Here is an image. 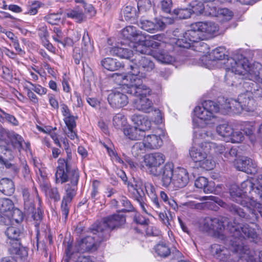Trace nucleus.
Returning <instances> with one entry per match:
<instances>
[{
    "label": "nucleus",
    "instance_id": "54",
    "mask_svg": "<svg viewBox=\"0 0 262 262\" xmlns=\"http://www.w3.org/2000/svg\"><path fill=\"white\" fill-rule=\"evenodd\" d=\"M237 155V150L235 148H231L230 149L227 148L224 154V158L226 159L225 160L233 162L234 165L235 162L238 160L236 159Z\"/></svg>",
    "mask_w": 262,
    "mask_h": 262
},
{
    "label": "nucleus",
    "instance_id": "32",
    "mask_svg": "<svg viewBox=\"0 0 262 262\" xmlns=\"http://www.w3.org/2000/svg\"><path fill=\"white\" fill-rule=\"evenodd\" d=\"M251 212V218L253 220H257L259 215L262 218V206L260 203H258L254 201H251L249 202L248 206H246Z\"/></svg>",
    "mask_w": 262,
    "mask_h": 262
},
{
    "label": "nucleus",
    "instance_id": "45",
    "mask_svg": "<svg viewBox=\"0 0 262 262\" xmlns=\"http://www.w3.org/2000/svg\"><path fill=\"white\" fill-rule=\"evenodd\" d=\"M231 250L233 252L238 253L242 256L243 254H249V249L247 246L237 241H233L231 246Z\"/></svg>",
    "mask_w": 262,
    "mask_h": 262
},
{
    "label": "nucleus",
    "instance_id": "18",
    "mask_svg": "<svg viewBox=\"0 0 262 262\" xmlns=\"http://www.w3.org/2000/svg\"><path fill=\"white\" fill-rule=\"evenodd\" d=\"M189 181L187 171L184 168L178 167L174 170L172 183L176 188H183Z\"/></svg>",
    "mask_w": 262,
    "mask_h": 262
},
{
    "label": "nucleus",
    "instance_id": "44",
    "mask_svg": "<svg viewBox=\"0 0 262 262\" xmlns=\"http://www.w3.org/2000/svg\"><path fill=\"white\" fill-rule=\"evenodd\" d=\"M204 145L207 148L206 149H209V153L213 151L216 154L224 155L227 148L222 144L213 142H206Z\"/></svg>",
    "mask_w": 262,
    "mask_h": 262
},
{
    "label": "nucleus",
    "instance_id": "43",
    "mask_svg": "<svg viewBox=\"0 0 262 262\" xmlns=\"http://www.w3.org/2000/svg\"><path fill=\"white\" fill-rule=\"evenodd\" d=\"M253 82L251 81H244L243 83H239V84H242L243 88L245 90L244 93H248L249 95H255L256 91H259L258 86L256 83L257 81L253 80Z\"/></svg>",
    "mask_w": 262,
    "mask_h": 262
},
{
    "label": "nucleus",
    "instance_id": "25",
    "mask_svg": "<svg viewBox=\"0 0 262 262\" xmlns=\"http://www.w3.org/2000/svg\"><path fill=\"white\" fill-rule=\"evenodd\" d=\"M191 46L194 47V50L196 51L203 54V55L202 56V57L200 59V64L202 66L209 68V63L210 60L209 59V57L207 55V54L209 52V48L207 45L204 42L199 41L198 42L194 43L193 46Z\"/></svg>",
    "mask_w": 262,
    "mask_h": 262
},
{
    "label": "nucleus",
    "instance_id": "7",
    "mask_svg": "<svg viewBox=\"0 0 262 262\" xmlns=\"http://www.w3.org/2000/svg\"><path fill=\"white\" fill-rule=\"evenodd\" d=\"M205 142H202L198 147H192L189 150V155L192 160L201 168L206 170L212 169L215 163L208 155L209 149L205 147Z\"/></svg>",
    "mask_w": 262,
    "mask_h": 262
},
{
    "label": "nucleus",
    "instance_id": "22",
    "mask_svg": "<svg viewBox=\"0 0 262 262\" xmlns=\"http://www.w3.org/2000/svg\"><path fill=\"white\" fill-rule=\"evenodd\" d=\"M202 228L206 231H212L219 234L224 229V226L218 219L208 217L204 220Z\"/></svg>",
    "mask_w": 262,
    "mask_h": 262
},
{
    "label": "nucleus",
    "instance_id": "13",
    "mask_svg": "<svg viewBox=\"0 0 262 262\" xmlns=\"http://www.w3.org/2000/svg\"><path fill=\"white\" fill-rule=\"evenodd\" d=\"M172 23H173V20L170 18L167 17L157 18L155 19V22L148 20H141L139 26L142 29L147 32H154L163 30L166 27L167 24Z\"/></svg>",
    "mask_w": 262,
    "mask_h": 262
},
{
    "label": "nucleus",
    "instance_id": "63",
    "mask_svg": "<svg viewBox=\"0 0 262 262\" xmlns=\"http://www.w3.org/2000/svg\"><path fill=\"white\" fill-rule=\"evenodd\" d=\"M2 69V73L1 74V77L2 78L7 81L12 82L13 80L12 71L5 66H3Z\"/></svg>",
    "mask_w": 262,
    "mask_h": 262
},
{
    "label": "nucleus",
    "instance_id": "59",
    "mask_svg": "<svg viewBox=\"0 0 262 262\" xmlns=\"http://www.w3.org/2000/svg\"><path fill=\"white\" fill-rule=\"evenodd\" d=\"M244 139V136H243L242 132L239 131H233L232 129V133L230 135L227 142H231L233 143H238L242 142Z\"/></svg>",
    "mask_w": 262,
    "mask_h": 262
},
{
    "label": "nucleus",
    "instance_id": "5",
    "mask_svg": "<svg viewBox=\"0 0 262 262\" xmlns=\"http://www.w3.org/2000/svg\"><path fill=\"white\" fill-rule=\"evenodd\" d=\"M112 78L118 84L126 86L127 93L128 94H141V92L144 94L149 93V90L147 86L141 83L140 78L134 76L132 70H129L126 74L114 73Z\"/></svg>",
    "mask_w": 262,
    "mask_h": 262
},
{
    "label": "nucleus",
    "instance_id": "39",
    "mask_svg": "<svg viewBox=\"0 0 262 262\" xmlns=\"http://www.w3.org/2000/svg\"><path fill=\"white\" fill-rule=\"evenodd\" d=\"M232 129L228 124L223 123L216 126V131L219 135L223 137L224 140L227 141L232 133Z\"/></svg>",
    "mask_w": 262,
    "mask_h": 262
},
{
    "label": "nucleus",
    "instance_id": "1",
    "mask_svg": "<svg viewBox=\"0 0 262 262\" xmlns=\"http://www.w3.org/2000/svg\"><path fill=\"white\" fill-rule=\"evenodd\" d=\"M223 63L226 71L225 79L228 85H237L235 81L237 75L242 79L254 80L262 85V65L260 63L251 64L249 60L241 54L228 57Z\"/></svg>",
    "mask_w": 262,
    "mask_h": 262
},
{
    "label": "nucleus",
    "instance_id": "15",
    "mask_svg": "<svg viewBox=\"0 0 262 262\" xmlns=\"http://www.w3.org/2000/svg\"><path fill=\"white\" fill-rule=\"evenodd\" d=\"M149 89V93L144 94H129L131 95L136 96L137 98L134 100V106L138 110L143 111L145 113H149L152 110V102L147 98V95H149L151 93L150 89L147 86ZM141 93H143L141 92Z\"/></svg>",
    "mask_w": 262,
    "mask_h": 262
},
{
    "label": "nucleus",
    "instance_id": "60",
    "mask_svg": "<svg viewBox=\"0 0 262 262\" xmlns=\"http://www.w3.org/2000/svg\"><path fill=\"white\" fill-rule=\"evenodd\" d=\"M123 15L126 20H129L137 16L136 8L130 6H126L123 10Z\"/></svg>",
    "mask_w": 262,
    "mask_h": 262
},
{
    "label": "nucleus",
    "instance_id": "28",
    "mask_svg": "<svg viewBox=\"0 0 262 262\" xmlns=\"http://www.w3.org/2000/svg\"><path fill=\"white\" fill-rule=\"evenodd\" d=\"M145 183L140 179H137L130 186L129 191H132L135 200H140L141 197H143L144 195Z\"/></svg>",
    "mask_w": 262,
    "mask_h": 262
},
{
    "label": "nucleus",
    "instance_id": "46",
    "mask_svg": "<svg viewBox=\"0 0 262 262\" xmlns=\"http://www.w3.org/2000/svg\"><path fill=\"white\" fill-rule=\"evenodd\" d=\"M147 148L144 141L135 143L132 148V153L135 157H138L143 154Z\"/></svg>",
    "mask_w": 262,
    "mask_h": 262
},
{
    "label": "nucleus",
    "instance_id": "37",
    "mask_svg": "<svg viewBox=\"0 0 262 262\" xmlns=\"http://www.w3.org/2000/svg\"><path fill=\"white\" fill-rule=\"evenodd\" d=\"M10 139L12 145L15 149L19 151L23 148V144H26L27 148H29V144L25 143L23 137L15 133H12L10 135Z\"/></svg>",
    "mask_w": 262,
    "mask_h": 262
},
{
    "label": "nucleus",
    "instance_id": "8",
    "mask_svg": "<svg viewBox=\"0 0 262 262\" xmlns=\"http://www.w3.org/2000/svg\"><path fill=\"white\" fill-rule=\"evenodd\" d=\"M135 64H130L128 69L132 70L134 76L141 78H145L155 69V65L148 56H136Z\"/></svg>",
    "mask_w": 262,
    "mask_h": 262
},
{
    "label": "nucleus",
    "instance_id": "23",
    "mask_svg": "<svg viewBox=\"0 0 262 262\" xmlns=\"http://www.w3.org/2000/svg\"><path fill=\"white\" fill-rule=\"evenodd\" d=\"M208 14L217 17L223 21L230 20L233 17V12L227 8H217L214 6H209Z\"/></svg>",
    "mask_w": 262,
    "mask_h": 262
},
{
    "label": "nucleus",
    "instance_id": "17",
    "mask_svg": "<svg viewBox=\"0 0 262 262\" xmlns=\"http://www.w3.org/2000/svg\"><path fill=\"white\" fill-rule=\"evenodd\" d=\"M144 34L137 30L136 28L133 26H128L124 28L122 31V35L126 42L124 43L129 44L135 41H141V37L144 36Z\"/></svg>",
    "mask_w": 262,
    "mask_h": 262
},
{
    "label": "nucleus",
    "instance_id": "10",
    "mask_svg": "<svg viewBox=\"0 0 262 262\" xmlns=\"http://www.w3.org/2000/svg\"><path fill=\"white\" fill-rule=\"evenodd\" d=\"M165 156L162 153L156 152L144 156V162L149 172L154 176L160 175L158 168L165 162Z\"/></svg>",
    "mask_w": 262,
    "mask_h": 262
},
{
    "label": "nucleus",
    "instance_id": "24",
    "mask_svg": "<svg viewBox=\"0 0 262 262\" xmlns=\"http://www.w3.org/2000/svg\"><path fill=\"white\" fill-rule=\"evenodd\" d=\"M194 28L199 29L202 35H213L219 29L218 25L213 21H204L195 23Z\"/></svg>",
    "mask_w": 262,
    "mask_h": 262
},
{
    "label": "nucleus",
    "instance_id": "36",
    "mask_svg": "<svg viewBox=\"0 0 262 262\" xmlns=\"http://www.w3.org/2000/svg\"><path fill=\"white\" fill-rule=\"evenodd\" d=\"M93 45L87 32H84L82 36L81 50L86 56H89L93 51Z\"/></svg>",
    "mask_w": 262,
    "mask_h": 262
},
{
    "label": "nucleus",
    "instance_id": "58",
    "mask_svg": "<svg viewBox=\"0 0 262 262\" xmlns=\"http://www.w3.org/2000/svg\"><path fill=\"white\" fill-rule=\"evenodd\" d=\"M141 42L144 41L145 45L148 46L149 48H157L159 47H162L164 43L157 41L154 40L150 38L149 35H144L143 37H141Z\"/></svg>",
    "mask_w": 262,
    "mask_h": 262
},
{
    "label": "nucleus",
    "instance_id": "3",
    "mask_svg": "<svg viewBox=\"0 0 262 262\" xmlns=\"http://www.w3.org/2000/svg\"><path fill=\"white\" fill-rule=\"evenodd\" d=\"M255 192L253 178L243 182L240 188L236 185H232L230 189V194L233 201L244 207L248 206L251 201H254L253 195Z\"/></svg>",
    "mask_w": 262,
    "mask_h": 262
},
{
    "label": "nucleus",
    "instance_id": "41",
    "mask_svg": "<svg viewBox=\"0 0 262 262\" xmlns=\"http://www.w3.org/2000/svg\"><path fill=\"white\" fill-rule=\"evenodd\" d=\"M66 16L68 17L75 19L77 22H81L84 19V14L82 10L76 7L72 10H67Z\"/></svg>",
    "mask_w": 262,
    "mask_h": 262
},
{
    "label": "nucleus",
    "instance_id": "16",
    "mask_svg": "<svg viewBox=\"0 0 262 262\" xmlns=\"http://www.w3.org/2000/svg\"><path fill=\"white\" fill-rule=\"evenodd\" d=\"M234 167L239 171L253 174L257 171V165L255 161L248 157L238 158L234 163Z\"/></svg>",
    "mask_w": 262,
    "mask_h": 262
},
{
    "label": "nucleus",
    "instance_id": "19",
    "mask_svg": "<svg viewBox=\"0 0 262 262\" xmlns=\"http://www.w3.org/2000/svg\"><path fill=\"white\" fill-rule=\"evenodd\" d=\"M203 199L204 200H209L212 201L214 202H215V203H216L217 205L220 206L221 207L228 209L232 213L237 214L241 217L244 218L246 216V213L244 211L243 209H242V208L238 207V206H236L235 205H233V204L227 205L225 202H223L222 200H221L218 197L210 195V196H204L203 198Z\"/></svg>",
    "mask_w": 262,
    "mask_h": 262
},
{
    "label": "nucleus",
    "instance_id": "29",
    "mask_svg": "<svg viewBox=\"0 0 262 262\" xmlns=\"http://www.w3.org/2000/svg\"><path fill=\"white\" fill-rule=\"evenodd\" d=\"M143 141L147 148L150 149H157L163 144L161 137L154 134L145 136Z\"/></svg>",
    "mask_w": 262,
    "mask_h": 262
},
{
    "label": "nucleus",
    "instance_id": "27",
    "mask_svg": "<svg viewBox=\"0 0 262 262\" xmlns=\"http://www.w3.org/2000/svg\"><path fill=\"white\" fill-rule=\"evenodd\" d=\"M132 120L143 135H144L146 131L150 129L151 127V123L150 121L147 117L135 114L132 116Z\"/></svg>",
    "mask_w": 262,
    "mask_h": 262
},
{
    "label": "nucleus",
    "instance_id": "6",
    "mask_svg": "<svg viewBox=\"0 0 262 262\" xmlns=\"http://www.w3.org/2000/svg\"><path fill=\"white\" fill-rule=\"evenodd\" d=\"M93 229L91 234L81 239L76 245L78 252H84L96 250L99 243L108 237V231L105 230V235L102 233L99 230Z\"/></svg>",
    "mask_w": 262,
    "mask_h": 262
},
{
    "label": "nucleus",
    "instance_id": "30",
    "mask_svg": "<svg viewBox=\"0 0 262 262\" xmlns=\"http://www.w3.org/2000/svg\"><path fill=\"white\" fill-rule=\"evenodd\" d=\"M124 136L132 140H138L142 138L144 135L136 126H127L123 128Z\"/></svg>",
    "mask_w": 262,
    "mask_h": 262
},
{
    "label": "nucleus",
    "instance_id": "61",
    "mask_svg": "<svg viewBox=\"0 0 262 262\" xmlns=\"http://www.w3.org/2000/svg\"><path fill=\"white\" fill-rule=\"evenodd\" d=\"M152 4L150 0H140L138 2V8L140 12H146L151 9Z\"/></svg>",
    "mask_w": 262,
    "mask_h": 262
},
{
    "label": "nucleus",
    "instance_id": "34",
    "mask_svg": "<svg viewBox=\"0 0 262 262\" xmlns=\"http://www.w3.org/2000/svg\"><path fill=\"white\" fill-rule=\"evenodd\" d=\"M102 67L109 71H115L123 67L122 63L116 59L112 58H106L101 61Z\"/></svg>",
    "mask_w": 262,
    "mask_h": 262
},
{
    "label": "nucleus",
    "instance_id": "62",
    "mask_svg": "<svg viewBox=\"0 0 262 262\" xmlns=\"http://www.w3.org/2000/svg\"><path fill=\"white\" fill-rule=\"evenodd\" d=\"M45 191L46 194L51 199H54L55 201H58L60 199V195L56 187L50 188L47 186Z\"/></svg>",
    "mask_w": 262,
    "mask_h": 262
},
{
    "label": "nucleus",
    "instance_id": "38",
    "mask_svg": "<svg viewBox=\"0 0 262 262\" xmlns=\"http://www.w3.org/2000/svg\"><path fill=\"white\" fill-rule=\"evenodd\" d=\"M154 57L161 63L165 64H171L175 61L173 56L164 50L155 53Z\"/></svg>",
    "mask_w": 262,
    "mask_h": 262
},
{
    "label": "nucleus",
    "instance_id": "21",
    "mask_svg": "<svg viewBox=\"0 0 262 262\" xmlns=\"http://www.w3.org/2000/svg\"><path fill=\"white\" fill-rule=\"evenodd\" d=\"M110 104L115 108H120L125 106L128 102L127 96L120 92L111 93L107 97Z\"/></svg>",
    "mask_w": 262,
    "mask_h": 262
},
{
    "label": "nucleus",
    "instance_id": "20",
    "mask_svg": "<svg viewBox=\"0 0 262 262\" xmlns=\"http://www.w3.org/2000/svg\"><path fill=\"white\" fill-rule=\"evenodd\" d=\"M254 227H257L256 225L251 223V225L245 224L240 226V229L239 228H233L234 230L233 236L235 237L239 236L243 238H251L253 240L256 239L257 234Z\"/></svg>",
    "mask_w": 262,
    "mask_h": 262
},
{
    "label": "nucleus",
    "instance_id": "48",
    "mask_svg": "<svg viewBox=\"0 0 262 262\" xmlns=\"http://www.w3.org/2000/svg\"><path fill=\"white\" fill-rule=\"evenodd\" d=\"M24 201V207L27 211L32 210L34 209L32 198L27 189H24L22 191Z\"/></svg>",
    "mask_w": 262,
    "mask_h": 262
},
{
    "label": "nucleus",
    "instance_id": "9",
    "mask_svg": "<svg viewBox=\"0 0 262 262\" xmlns=\"http://www.w3.org/2000/svg\"><path fill=\"white\" fill-rule=\"evenodd\" d=\"M195 23L190 26V29L186 31L181 38H179L177 44L183 48H188L193 46V44L204 39V36L202 34L199 29L194 28Z\"/></svg>",
    "mask_w": 262,
    "mask_h": 262
},
{
    "label": "nucleus",
    "instance_id": "64",
    "mask_svg": "<svg viewBox=\"0 0 262 262\" xmlns=\"http://www.w3.org/2000/svg\"><path fill=\"white\" fill-rule=\"evenodd\" d=\"M12 253L16 254L17 258L21 259L25 258L28 256V251L24 247L14 248L12 250Z\"/></svg>",
    "mask_w": 262,
    "mask_h": 262
},
{
    "label": "nucleus",
    "instance_id": "4",
    "mask_svg": "<svg viewBox=\"0 0 262 262\" xmlns=\"http://www.w3.org/2000/svg\"><path fill=\"white\" fill-rule=\"evenodd\" d=\"M219 112L218 104L211 100L204 101L202 106H198L194 109L195 115L198 119H193V124L195 127H203L204 124H200L203 121L205 124L214 123L216 120V114Z\"/></svg>",
    "mask_w": 262,
    "mask_h": 262
},
{
    "label": "nucleus",
    "instance_id": "47",
    "mask_svg": "<svg viewBox=\"0 0 262 262\" xmlns=\"http://www.w3.org/2000/svg\"><path fill=\"white\" fill-rule=\"evenodd\" d=\"M113 123L117 129H121L126 125L127 119L123 114H117L113 118Z\"/></svg>",
    "mask_w": 262,
    "mask_h": 262
},
{
    "label": "nucleus",
    "instance_id": "52",
    "mask_svg": "<svg viewBox=\"0 0 262 262\" xmlns=\"http://www.w3.org/2000/svg\"><path fill=\"white\" fill-rule=\"evenodd\" d=\"M21 233L19 228L14 226H11L7 228L5 234L8 238L11 240L17 241Z\"/></svg>",
    "mask_w": 262,
    "mask_h": 262
},
{
    "label": "nucleus",
    "instance_id": "11",
    "mask_svg": "<svg viewBox=\"0 0 262 262\" xmlns=\"http://www.w3.org/2000/svg\"><path fill=\"white\" fill-rule=\"evenodd\" d=\"M231 103L235 104L234 113H239L242 110L246 112H253L256 107V102L252 95L248 93H242L237 99H231Z\"/></svg>",
    "mask_w": 262,
    "mask_h": 262
},
{
    "label": "nucleus",
    "instance_id": "35",
    "mask_svg": "<svg viewBox=\"0 0 262 262\" xmlns=\"http://www.w3.org/2000/svg\"><path fill=\"white\" fill-rule=\"evenodd\" d=\"M144 190L146 191L147 195L153 202L155 208L157 209L160 208V204L159 202L158 196L156 193V190L154 186L151 183L146 182L145 183Z\"/></svg>",
    "mask_w": 262,
    "mask_h": 262
},
{
    "label": "nucleus",
    "instance_id": "31",
    "mask_svg": "<svg viewBox=\"0 0 262 262\" xmlns=\"http://www.w3.org/2000/svg\"><path fill=\"white\" fill-rule=\"evenodd\" d=\"M211 252L212 255L221 260H225L229 255V251L224 246L214 244L211 246Z\"/></svg>",
    "mask_w": 262,
    "mask_h": 262
},
{
    "label": "nucleus",
    "instance_id": "55",
    "mask_svg": "<svg viewBox=\"0 0 262 262\" xmlns=\"http://www.w3.org/2000/svg\"><path fill=\"white\" fill-rule=\"evenodd\" d=\"M212 60H223L226 56L225 55V49L224 47H218L214 49L210 55Z\"/></svg>",
    "mask_w": 262,
    "mask_h": 262
},
{
    "label": "nucleus",
    "instance_id": "50",
    "mask_svg": "<svg viewBox=\"0 0 262 262\" xmlns=\"http://www.w3.org/2000/svg\"><path fill=\"white\" fill-rule=\"evenodd\" d=\"M231 99H226L223 103L220 104V105H218L219 112L223 114H228L230 112L234 113L233 109L234 108L235 104L231 103Z\"/></svg>",
    "mask_w": 262,
    "mask_h": 262
},
{
    "label": "nucleus",
    "instance_id": "40",
    "mask_svg": "<svg viewBox=\"0 0 262 262\" xmlns=\"http://www.w3.org/2000/svg\"><path fill=\"white\" fill-rule=\"evenodd\" d=\"M0 122H7L13 126H18V121L16 118L10 114L7 113L0 108Z\"/></svg>",
    "mask_w": 262,
    "mask_h": 262
},
{
    "label": "nucleus",
    "instance_id": "26",
    "mask_svg": "<svg viewBox=\"0 0 262 262\" xmlns=\"http://www.w3.org/2000/svg\"><path fill=\"white\" fill-rule=\"evenodd\" d=\"M173 166L171 163H166L160 171L161 174L162 184L163 186L167 187L172 182L173 177Z\"/></svg>",
    "mask_w": 262,
    "mask_h": 262
},
{
    "label": "nucleus",
    "instance_id": "56",
    "mask_svg": "<svg viewBox=\"0 0 262 262\" xmlns=\"http://www.w3.org/2000/svg\"><path fill=\"white\" fill-rule=\"evenodd\" d=\"M191 14L194 13L196 15H200L203 13L205 10V6L202 2L194 1L190 4Z\"/></svg>",
    "mask_w": 262,
    "mask_h": 262
},
{
    "label": "nucleus",
    "instance_id": "33",
    "mask_svg": "<svg viewBox=\"0 0 262 262\" xmlns=\"http://www.w3.org/2000/svg\"><path fill=\"white\" fill-rule=\"evenodd\" d=\"M0 190L7 195H11L14 191V186L12 180L7 178L1 179Z\"/></svg>",
    "mask_w": 262,
    "mask_h": 262
},
{
    "label": "nucleus",
    "instance_id": "51",
    "mask_svg": "<svg viewBox=\"0 0 262 262\" xmlns=\"http://www.w3.org/2000/svg\"><path fill=\"white\" fill-rule=\"evenodd\" d=\"M208 180L204 177H199L195 181V186L196 187L203 189L204 192L209 193L212 192V189L208 186Z\"/></svg>",
    "mask_w": 262,
    "mask_h": 262
},
{
    "label": "nucleus",
    "instance_id": "14",
    "mask_svg": "<svg viewBox=\"0 0 262 262\" xmlns=\"http://www.w3.org/2000/svg\"><path fill=\"white\" fill-rule=\"evenodd\" d=\"M0 213L7 217L8 221L11 219L17 221L16 215H20V211L14 208V204L11 200L8 199H0Z\"/></svg>",
    "mask_w": 262,
    "mask_h": 262
},
{
    "label": "nucleus",
    "instance_id": "57",
    "mask_svg": "<svg viewBox=\"0 0 262 262\" xmlns=\"http://www.w3.org/2000/svg\"><path fill=\"white\" fill-rule=\"evenodd\" d=\"M176 17L179 19H187L190 17L191 11L190 8L178 9L173 11Z\"/></svg>",
    "mask_w": 262,
    "mask_h": 262
},
{
    "label": "nucleus",
    "instance_id": "53",
    "mask_svg": "<svg viewBox=\"0 0 262 262\" xmlns=\"http://www.w3.org/2000/svg\"><path fill=\"white\" fill-rule=\"evenodd\" d=\"M253 183L255 189V195L259 198L262 197V174L254 177Z\"/></svg>",
    "mask_w": 262,
    "mask_h": 262
},
{
    "label": "nucleus",
    "instance_id": "49",
    "mask_svg": "<svg viewBox=\"0 0 262 262\" xmlns=\"http://www.w3.org/2000/svg\"><path fill=\"white\" fill-rule=\"evenodd\" d=\"M155 250L157 254L161 257H165L170 254V250L166 244H157L155 247Z\"/></svg>",
    "mask_w": 262,
    "mask_h": 262
},
{
    "label": "nucleus",
    "instance_id": "2",
    "mask_svg": "<svg viewBox=\"0 0 262 262\" xmlns=\"http://www.w3.org/2000/svg\"><path fill=\"white\" fill-rule=\"evenodd\" d=\"M58 166L55 174L56 184H63L70 182L64 186L65 195L61 205L62 214L66 219L69 214L68 204L71 202L75 195L77 190L79 173L78 169H72V162L70 157L67 159L60 158L58 160Z\"/></svg>",
    "mask_w": 262,
    "mask_h": 262
},
{
    "label": "nucleus",
    "instance_id": "12",
    "mask_svg": "<svg viewBox=\"0 0 262 262\" xmlns=\"http://www.w3.org/2000/svg\"><path fill=\"white\" fill-rule=\"evenodd\" d=\"M125 222V217L123 214H115L104 219L97 227V231L99 230L105 235V230L108 231V236L111 230L118 228Z\"/></svg>",
    "mask_w": 262,
    "mask_h": 262
},
{
    "label": "nucleus",
    "instance_id": "42",
    "mask_svg": "<svg viewBox=\"0 0 262 262\" xmlns=\"http://www.w3.org/2000/svg\"><path fill=\"white\" fill-rule=\"evenodd\" d=\"M113 53L121 58L130 59L133 55V51L122 47H115L113 49Z\"/></svg>",
    "mask_w": 262,
    "mask_h": 262
}]
</instances>
